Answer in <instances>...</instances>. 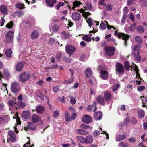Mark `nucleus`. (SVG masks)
<instances>
[{
	"instance_id": "1",
	"label": "nucleus",
	"mask_w": 147,
	"mask_h": 147,
	"mask_svg": "<svg viewBox=\"0 0 147 147\" xmlns=\"http://www.w3.org/2000/svg\"><path fill=\"white\" fill-rule=\"evenodd\" d=\"M105 50L106 55L108 56L111 57L114 54L115 49L113 47L107 46L105 47Z\"/></svg>"
},
{
	"instance_id": "2",
	"label": "nucleus",
	"mask_w": 147,
	"mask_h": 147,
	"mask_svg": "<svg viewBox=\"0 0 147 147\" xmlns=\"http://www.w3.org/2000/svg\"><path fill=\"white\" fill-rule=\"evenodd\" d=\"M13 31L11 30L9 31L5 35V39L7 42L8 43H12L13 41L14 37Z\"/></svg>"
},
{
	"instance_id": "3",
	"label": "nucleus",
	"mask_w": 147,
	"mask_h": 147,
	"mask_svg": "<svg viewBox=\"0 0 147 147\" xmlns=\"http://www.w3.org/2000/svg\"><path fill=\"white\" fill-rule=\"evenodd\" d=\"M9 140L13 142L16 141V136L14 131H8L7 141Z\"/></svg>"
},
{
	"instance_id": "4",
	"label": "nucleus",
	"mask_w": 147,
	"mask_h": 147,
	"mask_svg": "<svg viewBox=\"0 0 147 147\" xmlns=\"http://www.w3.org/2000/svg\"><path fill=\"white\" fill-rule=\"evenodd\" d=\"M76 48L70 45H68L65 47L66 53L68 54L72 55L76 51Z\"/></svg>"
},
{
	"instance_id": "5",
	"label": "nucleus",
	"mask_w": 147,
	"mask_h": 147,
	"mask_svg": "<svg viewBox=\"0 0 147 147\" xmlns=\"http://www.w3.org/2000/svg\"><path fill=\"white\" fill-rule=\"evenodd\" d=\"M20 87L19 84L16 82L13 83L11 85V89L14 93H17L19 91Z\"/></svg>"
},
{
	"instance_id": "6",
	"label": "nucleus",
	"mask_w": 147,
	"mask_h": 147,
	"mask_svg": "<svg viewBox=\"0 0 147 147\" xmlns=\"http://www.w3.org/2000/svg\"><path fill=\"white\" fill-rule=\"evenodd\" d=\"M116 71L119 74H123L124 71L123 65L121 64L117 63L116 65Z\"/></svg>"
},
{
	"instance_id": "7",
	"label": "nucleus",
	"mask_w": 147,
	"mask_h": 147,
	"mask_svg": "<svg viewBox=\"0 0 147 147\" xmlns=\"http://www.w3.org/2000/svg\"><path fill=\"white\" fill-rule=\"evenodd\" d=\"M82 120L83 123L86 124H88L92 121V117L88 115H85L83 116Z\"/></svg>"
},
{
	"instance_id": "8",
	"label": "nucleus",
	"mask_w": 147,
	"mask_h": 147,
	"mask_svg": "<svg viewBox=\"0 0 147 147\" xmlns=\"http://www.w3.org/2000/svg\"><path fill=\"white\" fill-rule=\"evenodd\" d=\"M30 77V75L28 73H24L21 74L20 76V79L22 82H24L27 80Z\"/></svg>"
},
{
	"instance_id": "9",
	"label": "nucleus",
	"mask_w": 147,
	"mask_h": 147,
	"mask_svg": "<svg viewBox=\"0 0 147 147\" xmlns=\"http://www.w3.org/2000/svg\"><path fill=\"white\" fill-rule=\"evenodd\" d=\"M71 17L73 20L76 21H78L80 19L81 16L79 13L75 12L72 13Z\"/></svg>"
},
{
	"instance_id": "10",
	"label": "nucleus",
	"mask_w": 147,
	"mask_h": 147,
	"mask_svg": "<svg viewBox=\"0 0 147 147\" xmlns=\"http://www.w3.org/2000/svg\"><path fill=\"white\" fill-rule=\"evenodd\" d=\"M100 77L103 80H107L109 77V74L105 70H101L100 72Z\"/></svg>"
},
{
	"instance_id": "11",
	"label": "nucleus",
	"mask_w": 147,
	"mask_h": 147,
	"mask_svg": "<svg viewBox=\"0 0 147 147\" xmlns=\"http://www.w3.org/2000/svg\"><path fill=\"white\" fill-rule=\"evenodd\" d=\"M38 93L39 94L35 96V98L36 99H37V100L40 101V100H43L44 98V97H45L47 99L48 103L49 102V99L47 97L43 95L42 92L40 91H39Z\"/></svg>"
},
{
	"instance_id": "12",
	"label": "nucleus",
	"mask_w": 147,
	"mask_h": 147,
	"mask_svg": "<svg viewBox=\"0 0 147 147\" xmlns=\"http://www.w3.org/2000/svg\"><path fill=\"white\" fill-rule=\"evenodd\" d=\"M96 100L98 103L102 105H105V99L102 95L98 96L96 98Z\"/></svg>"
},
{
	"instance_id": "13",
	"label": "nucleus",
	"mask_w": 147,
	"mask_h": 147,
	"mask_svg": "<svg viewBox=\"0 0 147 147\" xmlns=\"http://www.w3.org/2000/svg\"><path fill=\"white\" fill-rule=\"evenodd\" d=\"M56 0H46V3L49 7H53L56 2Z\"/></svg>"
},
{
	"instance_id": "14",
	"label": "nucleus",
	"mask_w": 147,
	"mask_h": 147,
	"mask_svg": "<svg viewBox=\"0 0 147 147\" xmlns=\"http://www.w3.org/2000/svg\"><path fill=\"white\" fill-rule=\"evenodd\" d=\"M104 97L105 100L107 101H108L110 100L111 94V93L108 91H105L104 93Z\"/></svg>"
},
{
	"instance_id": "15",
	"label": "nucleus",
	"mask_w": 147,
	"mask_h": 147,
	"mask_svg": "<svg viewBox=\"0 0 147 147\" xmlns=\"http://www.w3.org/2000/svg\"><path fill=\"white\" fill-rule=\"evenodd\" d=\"M114 34L117 36L119 38H128V36H127L126 34L123 33H119L117 32V31H116Z\"/></svg>"
},
{
	"instance_id": "16",
	"label": "nucleus",
	"mask_w": 147,
	"mask_h": 147,
	"mask_svg": "<svg viewBox=\"0 0 147 147\" xmlns=\"http://www.w3.org/2000/svg\"><path fill=\"white\" fill-rule=\"evenodd\" d=\"M93 139L92 136L90 135L87 136L85 138V143L90 144L93 142Z\"/></svg>"
},
{
	"instance_id": "17",
	"label": "nucleus",
	"mask_w": 147,
	"mask_h": 147,
	"mask_svg": "<svg viewBox=\"0 0 147 147\" xmlns=\"http://www.w3.org/2000/svg\"><path fill=\"white\" fill-rule=\"evenodd\" d=\"M102 116V113L101 111L96 112L94 115V117L96 120L101 119Z\"/></svg>"
},
{
	"instance_id": "18",
	"label": "nucleus",
	"mask_w": 147,
	"mask_h": 147,
	"mask_svg": "<svg viewBox=\"0 0 147 147\" xmlns=\"http://www.w3.org/2000/svg\"><path fill=\"white\" fill-rule=\"evenodd\" d=\"M41 117L37 115L33 114L32 118V122L36 123L39 121L41 119Z\"/></svg>"
},
{
	"instance_id": "19",
	"label": "nucleus",
	"mask_w": 147,
	"mask_h": 147,
	"mask_svg": "<svg viewBox=\"0 0 147 147\" xmlns=\"http://www.w3.org/2000/svg\"><path fill=\"white\" fill-rule=\"evenodd\" d=\"M35 110L38 114H42L44 112L45 108L43 106H38L36 107Z\"/></svg>"
},
{
	"instance_id": "20",
	"label": "nucleus",
	"mask_w": 147,
	"mask_h": 147,
	"mask_svg": "<svg viewBox=\"0 0 147 147\" xmlns=\"http://www.w3.org/2000/svg\"><path fill=\"white\" fill-rule=\"evenodd\" d=\"M39 33L36 31H33L31 34V38L33 40L37 38L39 36Z\"/></svg>"
},
{
	"instance_id": "21",
	"label": "nucleus",
	"mask_w": 147,
	"mask_h": 147,
	"mask_svg": "<svg viewBox=\"0 0 147 147\" xmlns=\"http://www.w3.org/2000/svg\"><path fill=\"white\" fill-rule=\"evenodd\" d=\"M24 66V65L22 63L19 62L16 65V69L17 71H20L22 69Z\"/></svg>"
},
{
	"instance_id": "22",
	"label": "nucleus",
	"mask_w": 147,
	"mask_h": 147,
	"mask_svg": "<svg viewBox=\"0 0 147 147\" xmlns=\"http://www.w3.org/2000/svg\"><path fill=\"white\" fill-rule=\"evenodd\" d=\"M76 131L78 134L81 135H86L88 134L89 133L88 131L84 129H78L76 130Z\"/></svg>"
},
{
	"instance_id": "23",
	"label": "nucleus",
	"mask_w": 147,
	"mask_h": 147,
	"mask_svg": "<svg viewBox=\"0 0 147 147\" xmlns=\"http://www.w3.org/2000/svg\"><path fill=\"white\" fill-rule=\"evenodd\" d=\"M23 12L21 11L16 12L13 13V16L14 17H20L22 16L24 14Z\"/></svg>"
},
{
	"instance_id": "24",
	"label": "nucleus",
	"mask_w": 147,
	"mask_h": 147,
	"mask_svg": "<svg viewBox=\"0 0 147 147\" xmlns=\"http://www.w3.org/2000/svg\"><path fill=\"white\" fill-rule=\"evenodd\" d=\"M126 136L125 134L123 135H119L117 136L116 140L117 141H119L124 139Z\"/></svg>"
},
{
	"instance_id": "25",
	"label": "nucleus",
	"mask_w": 147,
	"mask_h": 147,
	"mask_svg": "<svg viewBox=\"0 0 147 147\" xmlns=\"http://www.w3.org/2000/svg\"><path fill=\"white\" fill-rule=\"evenodd\" d=\"M85 75L87 77L89 78L92 76V71L89 68H87L85 71Z\"/></svg>"
},
{
	"instance_id": "26",
	"label": "nucleus",
	"mask_w": 147,
	"mask_h": 147,
	"mask_svg": "<svg viewBox=\"0 0 147 147\" xmlns=\"http://www.w3.org/2000/svg\"><path fill=\"white\" fill-rule=\"evenodd\" d=\"M1 11L3 14H7V9L5 6L1 5L0 7Z\"/></svg>"
},
{
	"instance_id": "27",
	"label": "nucleus",
	"mask_w": 147,
	"mask_h": 147,
	"mask_svg": "<svg viewBox=\"0 0 147 147\" xmlns=\"http://www.w3.org/2000/svg\"><path fill=\"white\" fill-rule=\"evenodd\" d=\"M73 4L72 9L74 10L75 8L79 6L80 4H82V3L78 1H75L72 3Z\"/></svg>"
},
{
	"instance_id": "28",
	"label": "nucleus",
	"mask_w": 147,
	"mask_h": 147,
	"mask_svg": "<svg viewBox=\"0 0 147 147\" xmlns=\"http://www.w3.org/2000/svg\"><path fill=\"white\" fill-rule=\"evenodd\" d=\"M50 30L51 29L53 32H56L58 31L59 29V26L57 25L53 24L51 27H50Z\"/></svg>"
},
{
	"instance_id": "29",
	"label": "nucleus",
	"mask_w": 147,
	"mask_h": 147,
	"mask_svg": "<svg viewBox=\"0 0 147 147\" xmlns=\"http://www.w3.org/2000/svg\"><path fill=\"white\" fill-rule=\"evenodd\" d=\"M22 117L25 119H27L29 117V114L28 112L26 111H23L22 114Z\"/></svg>"
},
{
	"instance_id": "30",
	"label": "nucleus",
	"mask_w": 147,
	"mask_h": 147,
	"mask_svg": "<svg viewBox=\"0 0 147 147\" xmlns=\"http://www.w3.org/2000/svg\"><path fill=\"white\" fill-rule=\"evenodd\" d=\"M76 139L80 142L82 143H85V138L82 136H77Z\"/></svg>"
},
{
	"instance_id": "31",
	"label": "nucleus",
	"mask_w": 147,
	"mask_h": 147,
	"mask_svg": "<svg viewBox=\"0 0 147 147\" xmlns=\"http://www.w3.org/2000/svg\"><path fill=\"white\" fill-rule=\"evenodd\" d=\"M12 53V52L11 49H9L6 50L5 54L8 57H11Z\"/></svg>"
},
{
	"instance_id": "32",
	"label": "nucleus",
	"mask_w": 147,
	"mask_h": 147,
	"mask_svg": "<svg viewBox=\"0 0 147 147\" xmlns=\"http://www.w3.org/2000/svg\"><path fill=\"white\" fill-rule=\"evenodd\" d=\"M15 6L16 8L20 9H23L25 8L24 4L21 3L17 4Z\"/></svg>"
},
{
	"instance_id": "33",
	"label": "nucleus",
	"mask_w": 147,
	"mask_h": 147,
	"mask_svg": "<svg viewBox=\"0 0 147 147\" xmlns=\"http://www.w3.org/2000/svg\"><path fill=\"white\" fill-rule=\"evenodd\" d=\"M139 116L141 118H142L144 117L145 112L142 110H140L138 111Z\"/></svg>"
},
{
	"instance_id": "34",
	"label": "nucleus",
	"mask_w": 147,
	"mask_h": 147,
	"mask_svg": "<svg viewBox=\"0 0 147 147\" xmlns=\"http://www.w3.org/2000/svg\"><path fill=\"white\" fill-rule=\"evenodd\" d=\"M120 85L119 84H116L113 85L112 88V90L113 92L117 90L119 87Z\"/></svg>"
},
{
	"instance_id": "35",
	"label": "nucleus",
	"mask_w": 147,
	"mask_h": 147,
	"mask_svg": "<svg viewBox=\"0 0 147 147\" xmlns=\"http://www.w3.org/2000/svg\"><path fill=\"white\" fill-rule=\"evenodd\" d=\"M134 57L135 59L138 61H141V57L139 55V52H137L136 54H135L134 55Z\"/></svg>"
},
{
	"instance_id": "36",
	"label": "nucleus",
	"mask_w": 147,
	"mask_h": 147,
	"mask_svg": "<svg viewBox=\"0 0 147 147\" xmlns=\"http://www.w3.org/2000/svg\"><path fill=\"white\" fill-rule=\"evenodd\" d=\"M28 127L29 129L32 130H34L36 129L35 125L31 122L29 123Z\"/></svg>"
},
{
	"instance_id": "37",
	"label": "nucleus",
	"mask_w": 147,
	"mask_h": 147,
	"mask_svg": "<svg viewBox=\"0 0 147 147\" xmlns=\"http://www.w3.org/2000/svg\"><path fill=\"white\" fill-rule=\"evenodd\" d=\"M82 38L84 40H85L87 42H90L91 40V38L86 35L85 36H83Z\"/></svg>"
},
{
	"instance_id": "38",
	"label": "nucleus",
	"mask_w": 147,
	"mask_h": 147,
	"mask_svg": "<svg viewBox=\"0 0 147 147\" xmlns=\"http://www.w3.org/2000/svg\"><path fill=\"white\" fill-rule=\"evenodd\" d=\"M129 62L126 61L124 63V67L125 69L127 71H129Z\"/></svg>"
},
{
	"instance_id": "39",
	"label": "nucleus",
	"mask_w": 147,
	"mask_h": 147,
	"mask_svg": "<svg viewBox=\"0 0 147 147\" xmlns=\"http://www.w3.org/2000/svg\"><path fill=\"white\" fill-rule=\"evenodd\" d=\"M134 70L136 72V77H137L138 78H140V79L141 78L140 77V75L139 74V70H138V68L137 66H136L135 67V68L134 69Z\"/></svg>"
},
{
	"instance_id": "40",
	"label": "nucleus",
	"mask_w": 147,
	"mask_h": 147,
	"mask_svg": "<svg viewBox=\"0 0 147 147\" xmlns=\"http://www.w3.org/2000/svg\"><path fill=\"white\" fill-rule=\"evenodd\" d=\"M135 40L138 43L141 44L142 42V39L139 36H136L135 37Z\"/></svg>"
},
{
	"instance_id": "41",
	"label": "nucleus",
	"mask_w": 147,
	"mask_h": 147,
	"mask_svg": "<svg viewBox=\"0 0 147 147\" xmlns=\"http://www.w3.org/2000/svg\"><path fill=\"white\" fill-rule=\"evenodd\" d=\"M137 30L140 33H142L144 32V29L142 26H139L137 27Z\"/></svg>"
},
{
	"instance_id": "42",
	"label": "nucleus",
	"mask_w": 147,
	"mask_h": 147,
	"mask_svg": "<svg viewBox=\"0 0 147 147\" xmlns=\"http://www.w3.org/2000/svg\"><path fill=\"white\" fill-rule=\"evenodd\" d=\"M80 127L83 129H87L90 128V126L88 125H86L84 124H82L80 125Z\"/></svg>"
},
{
	"instance_id": "43",
	"label": "nucleus",
	"mask_w": 147,
	"mask_h": 147,
	"mask_svg": "<svg viewBox=\"0 0 147 147\" xmlns=\"http://www.w3.org/2000/svg\"><path fill=\"white\" fill-rule=\"evenodd\" d=\"M87 22L88 23L89 26L91 27L93 25V22H92V20L91 18H89L87 20Z\"/></svg>"
},
{
	"instance_id": "44",
	"label": "nucleus",
	"mask_w": 147,
	"mask_h": 147,
	"mask_svg": "<svg viewBox=\"0 0 147 147\" xmlns=\"http://www.w3.org/2000/svg\"><path fill=\"white\" fill-rule=\"evenodd\" d=\"M86 6L88 10H91L92 8V5L90 2H88L86 3Z\"/></svg>"
},
{
	"instance_id": "45",
	"label": "nucleus",
	"mask_w": 147,
	"mask_h": 147,
	"mask_svg": "<svg viewBox=\"0 0 147 147\" xmlns=\"http://www.w3.org/2000/svg\"><path fill=\"white\" fill-rule=\"evenodd\" d=\"M17 105L19 107H24L26 106L25 103L22 102L21 101L18 102Z\"/></svg>"
},
{
	"instance_id": "46",
	"label": "nucleus",
	"mask_w": 147,
	"mask_h": 147,
	"mask_svg": "<svg viewBox=\"0 0 147 147\" xmlns=\"http://www.w3.org/2000/svg\"><path fill=\"white\" fill-rule=\"evenodd\" d=\"M101 132L99 131L96 130L93 133V135L94 137H96L99 136Z\"/></svg>"
},
{
	"instance_id": "47",
	"label": "nucleus",
	"mask_w": 147,
	"mask_h": 147,
	"mask_svg": "<svg viewBox=\"0 0 147 147\" xmlns=\"http://www.w3.org/2000/svg\"><path fill=\"white\" fill-rule=\"evenodd\" d=\"M141 48V45H135L133 47V50L134 51H136L139 50Z\"/></svg>"
},
{
	"instance_id": "48",
	"label": "nucleus",
	"mask_w": 147,
	"mask_h": 147,
	"mask_svg": "<svg viewBox=\"0 0 147 147\" xmlns=\"http://www.w3.org/2000/svg\"><path fill=\"white\" fill-rule=\"evenodd\" d=\"M64 5V3L63 2H60L58 3L56 7V8L58 10L61 7Z\"/></svg>"
},
{
	"instance_id": "49",
	"label": "nucleus",
	"mask_w": 147,
	"mask_h": 147,
	"mask_svg": "<svg viewBox=\"0 0 147 147\" xmlns=\"http://www.w3.org/2000/svg\"><path fill=\"white\" fill-rule=\"evenodd\" d=\"M13 25V23L12 21H10L9 23H8L6 25V27L9 29H11L12 28V26Z\"/></svg>"
},
{
	"instance_id": "50",
	"label": "nucleus",
	"mask_w": 147,
	"mask_h": 147,
	"mask_svg": "<svg viewBox=\"0 0 147 147\" xmlns=\"http://www.w3.org/2000/svg\"><path fill=\"white\" fill-rule=\"evenodd\" d=\"M143 99H142V103H147V97H144V96H141L140 97V98H142Z\"/></svg>"
},
{
	"instance_id": "51",
	"label": "nucleus",
	"mask_w": 147,
	"mask_h": 147,
	"mask_svg": "<svg viewBox=\"0 0 147 147\" xmlns=\"http://www.w3.org/2000/svg\"><path fill=\"white\" fill-rule=\"evenodd\" d=\"M137 122V121L136 119L134 117H132L131 120V122L133 124H135Z\"/></svg>"
},
{
	"instance_id": "52",
	"label": "nucleus",
	"mask_w": 147,
	"mask_h": 147,
	"mask_svg": "<svg viewBox=\"0 0 147 147\" xmlns=\"http://www.w3.org/2000/svg\"><path fill=\"white\" fill-rule=\"evenodd\" d=\"M100 27L101 29L105 30L107 26L105 24L102 22L100 24Z\"/></svg>"
},
{
	"instance_id": "53",
	"label": "nucleus",
	"mask_w": 147,
	"mask_h": 147,
	"mask_svg": "<svg viewBox=\"0 0 147 147\" xmlns=\"http://www.w3.org/2000/svg\"><path fill=\"white\" fill-rule=\"evenodd\" d=\"M105 1L104 0H100L98 2V4L100 5H103L104 6H106V4L104 3Z\"/></svg>"
},
{
	"instance_id": "54",
	"label": "nucleus",
	"mask_w": 147,
	"mask_h": 147,
	"mask_svg": "<svg viewBox=\"0 0 147 147\" xmlns=\"http://www.w3.org/2000/svg\"><path fill=\"white\" fill-rule=\"evenodd\" d=\"M59 112L57 110H55L53 113V116L55 118H57L59 115Z\"/></svg>"
},
{
	"instance_id": "55",
	"label": "nucleus",
	"mask_w": 147,
	"mask_h": 147,
	"mask_svg": "<svg viewBox=\"0 0 147 147\" xmlns=\"http://www.w3.org/2000/svg\"><path fill=\"white\" fill-rule=\"evenodd\" d=\"M145 87L144 86H141L138 87L137 88L138 90L139 91H142L145 89Z\"/></svg>"
},
{
	"instance_id": "56",
	"label": "nucleus",
	"mask_w": 147,
	"mask_h": 147,
	"mask_svg": "<svg viewBox=\"0 0 147 147\" xmlns=\"http://www.w3.org/2000/svg\"><path fill=\"white\" fill-rule=\"evenodd\" d=\"M106 9L107 11H109L112 10L111 6L110 4H107L106 7Z\"/></svg>"
},
{
	"instance_id": "57",
	"label": "nucleus",
	"mask_w": 147,
	"mask_h": 147,
	"mask_svg": "<svg viewBox=\"0 0 147 147\" xmlns=\"http://www.w3.org/2000/svg\"><path fill=\"white\" fill-rule=\"evenodd\" d=\"M73 77H71V78L69 80L66 81L65 80V84H69L72 83L73 81Z\"/></svg>"
},
{
	"instance_id": "58",
	"label": "nucleus",
	"mask_w": 147,
	"mask_h": 147,
	"mask_svg": "<svg viewBox=\"0 0 147 147\" xmlns=\"http://www.w3.org/2000/svg\"><path fill=\"white\" fill-rule=\"evenodd\" d=\"M9 105L11 106H13L16 104L15 102L13 100H10L9 102Z\"/></svg>"
},
{
	"instance_id": "59",
	"label": "nucleus",
	"mask_w": 147,
	"mask_h": 147,
	"mask_svg": "<svg viewBox=\"0 0 147 147\" xmlns=\"http://www.w3.org/2000/svg\"><path fill=\"white\" fill-rule=\"evenodd\" d=\"M94 105H89L87 107V109L88 111H90L92 110V108H94Z\"/></svg>"
},
{
	"instance_id": "60",
	"label": "nucleus",
	"mask_w": 147,
	"mask_h": 147,
	"mask_svg": "<svg viewBox=\"0 0 147 147\" xmlns=\"http://www.w3.org/2000/svg\"><path fill=\"white\" fill-rule=\"evenodd\" d=\"M65 116L66 117L65 120L67 122H69L71 120V119H72L71 118V117L69 116L68 115H65Z\"/></svg>"
},
{
	"instance_id": "61",
	"label": "nucleus",
	"mask_w": 147,
	"mask_h": 147,
	"mask_svg": "<svg viewBox=\"0 0 147 147\" xmlns=\"http://www.w3.org/2000/svg\"><path fill=\"white\" fill-rule=\"evenodd\" d=\"M55 42V40L53 38H51L49 40V44L52 45Z\"/></svg>"
},
{
	"instance_id": "62",
	"label": "nucleus",
	"mask_w": 147,
	"mask_h": 147,
	"mask_svg": "<svg viewBox=\"0 0 147 147\" xmlns=\"http://www.w3.org/2000/svg\"><path fill=\"white\" fill-rule=\"evenodd\" d=\"M70 102L72 104L74 105L76 103V100L74 98L71 97L70 100Z\"/></svg>"
},
{
	"instance_id": "63",
	"label": "nucleus",
	"mask_w": 147,
	"mask_h": 147,
	"mask_svg": "<svg viewBox=\"0 0 147 147\" xmlns=\"http://www.w3.org/2000/svg\"><path fill=\"white\" fill-rule=\"evenodd\" d=\"M119 146L120 147H126V146L125 144L122 142H120L119 144Z\"/></svg>"
},
{
	"instance_id": "64",
	"label": "nucleus",
	"mask_w": 147,
	"mask_h": 147,
	"mask_svg": "<svg viewBox=\"0 0 147 147\" xmlns=\"http://www.w3.org/2000/svg\"><path fill=\"white\" fill-rule=\"evenodd\" d=\"M5 123V120L2 117H0V125H2Z\"/></svg>"
}]
</instances>
